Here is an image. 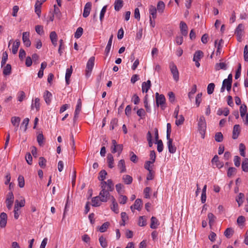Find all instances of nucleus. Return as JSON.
<instances>
[{"label":"nucleus","mask_w":248,"mask_h":248,"mask_svg":"<svg viewBox=\"0 0 248 248\" xmlns=\"http://www.w3.org/2000/svg\"><path fill=\"white\" fill-rule=\"evenodd\" d=\"M100 186L101 191L99 196L101 201L106 202L109 200H112V197H114L110 194V192L112 191L114 189L112 181L111 179H108L107 182H101Z\"/></svg>","instance_id":"nucleus-1"},{"label":"nucleus","mask_w":248,"mask_h":248,"mask_svg":"<svg viewBox=\"0 0 248 248\" xmlns=\"http://www.w3.org/2000/svg\"><path fill=\"white\" fill-rule=\"evenodd\" d=\"M198 124V130L200 134L202 135V138H204L206 129V124L205 119L204 116H201L200 117Z\"/></svg>","instance_id":"nucleus-2"},{"label":"nucleus","mask_w":248,"mask_h":248,"mask_svg":"<svg viewBox=\"0 0 248 248\" xmlns=\"http://www.w3.org/2000/svg\"><path fill=\"white\" fill-rule=\"evenodd\" d=\"M155 101L157 106L160 105L161 108L164 109L166 99L164 95L159 94L158 93H155Z\"/></svg>","instance_id":"nucleus-3"},{"label":"nucleus","mask_w":248,"mask_h":248,"mask_svg":"<svg viewBox=\"0 0 248 248\" xmlns=\"http://www.w3.org/2000/svg\"><path fill=\"white\" fill-rule=\"evenodd\" d=\"M14 201V196L12 191L8 193L7 195L5 202L6 204V207L9 210L12 209L13 204Z\"/></svg>","instance_id":"nucleus-4"},{"label":"nucleus","mask_w":248,"mask_h":248,"mask_svg":"<svg viewBox=\"0 0 248 248\" xmlns=\"http://www.w3.org/2000/svg\"><path fill=\"white\" fill-rule=\"evenodd\" d=\"M170 68L173 78L175 81L179 80V72L175 64L173 62H171L170 64Z\"/></svg>","instance_id":"nucleus-5"},{"label":"nucleus","mask_w":248,"mask_h":248,"mask_svg":"<svg viewBox=\"0 0 248 248\" xmlns=\"http://www.w3.org/2000/svg\"><path fill=\"white\" fill-rule=\"evenodd\" d=\"M203 57V53L201 50H198L195 52L194 57L193 61L195 62V65L197 67H199L200 63L199 61Z\"/></svg>","instance_id":"nucleus-6"},{"label":"nucleus","mask_w":248,"mask_h":248,"mask_svg":"<svg viewBox=\"0 0 248 248\" xmlns=\"http://www.w3.org/2000/svg\"><path fill=\"white\" fill-rule=\"evenodd\" d=\"M95 58L94 57H91L89 60H88L87 65H86V72L87 75L89 74V73H91L94 64Z\"/></svg>","instance_id":"nucleus-7"},{"label":"nucleus","mask_w":248,"mask_h":248,"mask_svg":"<svg viewBox=\"0 0 248 248\" xmlns=\"http://www.w3.org/2000/svg\"><path fill=\"white\" fill-rule=\"evenodd\" d=\"M30 32H24L22 34V41L24 45L27 47H29L31 45V42L29 39Z\"/></svg>","instance_id":"nucleus-8"},{"label":"nucleus","mask_w":248,"mask_h":248,"mask_svg":"<svg viewBox=\"0 0 248 248\" xmlns=\"http://www.w3.org/2000/svg\"><path fill=\"white\" fill-rule=\"evenodd\" d=\"M46 0H37L36 1L35 4V12L36 13V14L38 15L39 17L40 16L41 10V5L42 3L46 1Z\"/></svg>","instance_id":"nucleus-9"},{"label":"nucleus","mask_w":248,"mask_h":248,"mask_svg":"<svg viewBox=\"0 0 248 248\" xmlns=\"http://www.w3.org/2000/svg\"><path fill=\"white\" fill-rule=\"evenodd\" d=\"M7 221V215L4 213L2 212L0 215V227L1 228L5 227Z\"/></svg>","instance_id":"nucleus-10"},{"label":"nucleus","mask_w":248,"mask_h":248,"mask_svg":"<svg viewBox=\"0 0 248 248\" xmlns=\"http://www.w3.org/2000/svg\"><path fill=\"white\" fill-rule=\"evenodd\" d=\"M92 3L90 2L86 3L85 5L84 11L83 13V16L87 17L89 16L91 10Z\"/></svg>","instance_id":"nucleus-11"},{"label":"nucleus","mask_w":248,"mask_h":248,"mask_svg":"<svg viewBox=\"0 0 248 248\" xmlns=\"http://www.w3.org/2000/svg\"><path fill=\"white\" fill-rule=\"evenodd\" d=\"M168 140L167 145L168 146L169 151L171 154L174 153L176 151V147L172 144V140L169 138L167 139Z\"/></svg>","instance_id":"nucleus-12"},{"label":"nucleus","mask_w":248,"mask_h":248,"mask_svg":"<svg viewBox=\"0 0 248 248\" xmlns=\"http://www.w3.org/2000/svg\"><path fill=\"white\" fill-rule=\"evenodd\" d=\"M240 132V127L239 124H235L233 126V131H232V138L233 139H236L239 136V135Z\"/></svg>","instance_id":"nucleus-13"},{"label":"nucleus","mask_w":248,"mask_h":248,"mask_svg":"<svg viewBox=\"0 0 248 248\" xmlns=\"http://www.w3.org/2000/svg\"><path fill=\"white\" fill-rule=\"evenodd\" d=\"M40 99L39 98H35L34 100H32V102L31 105V109H33L34 108L36 109L37 111H38L40 109Z\"/></svg>","instance_id":"nucleus-14"},{"label":"nucleus","mask_w":248,"mask_h":248,"mask_svg":"<svg viewBox=\"0 0 248 248\" xmlns=\"http://www.w3.org/2000/svg\"><path fill=\"white\" fill-rule=\"evenodd\" d=\"M111 150L112 153L118 152V155H120L123 150V145L122 144H118L115 147L111 146Z\"/></svg>","instance_id":"nucleus-15"},{"label":"nucleus","mask_w":248,"mask_h":248,"mask_svg":"<svg viewBox=\"0 0 248 248\" xmlns=\"http://www.w3.org/2000/svg\"><path fill=\"white\" fill-rule=\"evenodd\" d=\"M180 28L182 35L186 36L187 35V26L184 22L181 21Z\"/></svg>","instance_id":"nucleus-16"},{"label":"nucleus","mask_w":248,"mask_h":248,"mask_svg":"<svg viewBox=\"0 0 248 248\" xmlns=\"http://www.w3.org/2000/svg\"><path fill=\"white\" fill-rule=\"evenodd\" d=\"M113 35L111 34V36L109 37V39L108 40V42L107 45L106 46V47L105 48V53L106 56H108V54L109 53L111 46L112 43V39H113Z\"/></svg>","instance_id":"nucleus-17"},{"label":"nucleus","mask_w":248,"mask_h":248,"mask_svg":"<svg viewBox=\"0 0 248 248\" xmlns=\"http://www.w3.org/2000/svg\"><path fill=\"white\" fill-rule=\"evenodd\" d=\"M218 158V156L217 155H215L212 159V162L213 163H215L216 167L218 169H220L223 167V162H220Z\"/></svg>","instance_id":"nucleus-18"},{"label":"nucleus","mask_w":248,"mask_h":248,"mask_svg":"<svg viewBox=\"0 0 248 248\" xmlns=\"http://www.w3.org/2000/svg\"><path fill=\"white\" fill-rule=\"evenodd\" d=\"M73 71L72 66H71L70 68L67 69L65 74V81L67 85L70 83V78L72 75Z\"/></svg>","instance_id":"nucleus-19"},{"label":"nucleus","mask_w":248,"mask_h":248,"mask_svg":"<svg viewBox=\"0 0 248 248\" xmlns=\"http://www.w3.org/2000/svg\"><path fill=\"white\" fill-rule=\"evenodd\" d=\"M151 86V81L148 80L147 82H143L142 84V91L147 93Z\"/></svg>","instance_id":"nucleus-20"},{"label":"nucleus","mask_w":248,"mask_h":248,"mask_svg":"<svg viewBox=\"0 0 248 248\" xmlns=\"http://www.w3.org/2000/svg\"><path fill=\"white\" fill-rule=\"evenodd\" d=\"M52 94L48 91H46L44 93V98L47 104H49L51 102V97Z\"/></svg>","instance_id":"nucleus-21"},{"label":"nucleus","mask_w":248,"mask_h":248,"mask_svg":"<svg viewBox=\"0 0 248 248\" xmlns=\"http://www.w3.org/2000/svg\"><path fill=\"white\" fill-rule=\"evenodd\" d=\"M159 225L158 219L155 217H152L151 219L150 227L152 229H156Z\"/></svg>","instance_id":"nucleus-22"},{"label":"nucleus","mask_w":248,"mask_h":248,"mask_svg":"<svg viewBox=\"0 0 248 248\" xmlns=\"http://www.w3.org/2000/svg\"><path fill=\"white\" fill-rule=\"evenodd\" d=\"M118 167L120 170V172L123 173L126 171L125 161L124 159L120 160L118 163Z\"/></svg>","instance_id":"nucleus-23"},{"label":"nucleus","mask_w":248,"mask_h":248,"mask_svg":"<svg viewBox=\"0 0 248 248\" xmlns=\"http://www.w3.org/2000/svg\"><path fill=\"white\" fill-rule=\"evenodd\" d=\"M50 39L52 44L55 46L57 43V35L55 31H52L50 33Z\"/></svg>","instance_id":"nucleus-24"},{"label":"nucleus","mask_w":248,"mask_h":248,"mask_svg":"<svg viewBox=\"0 0 248 248\" xmlns=\"http://www.w3.org/2000/svg\"><path fill=\"white\" fill-rule=\"evenodd\" d=\"M92 205L94 207H98L101 205V201L99 195L93 197L92 200Z\"/></svg>","instance_id":"nucleus-25"},{"label":"nucleus","mask_w":248,"mask_h":248,"mask_svg":"<svg viewBox=\"0 0 248 248\" xmlns=\"http://www.w3.org/2000/svg\"><path fill=\"white\" fill-rule=\"evenodd\" d=\"M165 7V5L164 2L160 0L157 3V7L156 9L157 11H158V12L159 13L162 14L164 12Z\"/></svg>","instance_id":"nucleus-26"},{"label":"nucleus","mask_w":248,"mask_h":248,"mask_svg":"<svg viewBox=\"0 0 248 248\" xmlns=\"http://www.w3.org/2000/svg\"><path fill=\"white\" fill-rule=\"evenodd\" d=\"M112 203V206L111 207V209L115 213L117 214L119 212L118 204L116 202L114 197H112V200H111Z\"/></svg>","instance_id":"nucleus-27"},{"label":"nucleus","mask_w":248,"mask_h":248,"mask_svg":"<svg viewBox=\"0 0 248 248\" xmlns=\"http://www.w3.org/2000/svg\"><path fill=\"white\" fill-rule=\"evenodd\" d=\"M20 45V41L18 39L16 40L14 42L12 47V52L14 54H16L17 52Z\"/></svg>","instance_id":"nucleus-28"},{"label":"nucleus","mask_w":248,"mask_h":248,"mask_svg":"<svg viewBox=\"0 0 248 248\" xmlns=\"http://www.w3.org/2000/svg\"><path fill=\"white\" fill-rule=\"evenodd\" d=\"M123 6V1L122 0H116L114 2V9L116 11H119Z\"/></svg>","instance_id":"nucleus-29"},{"label":"nucleus","mask_w":248,"mask_h":248,"mask_svg":"<svg viewBox=\"0 0 248 248\" xmlns=\"http://www.w3.org/2000/svg\"><path fill=\"white\" fill-rule=\"evenodd\" d=\"M11 122L15 127H18L20 122V118L19 117L14 116L11 118Z\"/></svg>","instance_id":"nucleus-30"},{"label":"nucleus","mask_w":248,"mask_h":248,"mask_svg":"<svg viewBox=\"0 0 248 248\" xmlns=\"http://www.w3.org/2000/svg\"><path fill=\"white\" fill-rule=\"evenodd\" d=\"M234 233V231L232 228H228L224 232V235L227 238H230Z\"/></svg>","instance_id":"nucleus-31"},{"label":"nucleus","mask_w":248,"mask_h":248,"mask_svg":"<svg viewBox=\"0 0 248 248\" xmlns=\"http://www.w3.org/2000/svg\"><path fill=\"white\" fill-rule=\"evenodd\" d=\"M107 161L108 163V166L110 168H112L114 167L113 163H114V159L113 156L110 154L108 155L107 156Z\"/></svg>","instance_id":"nucleus-32"},{"label":"nucleus","mask_w":248,"mask_h":248,"mask_svg":"<svg viewBox=\"0 0 248 248\" xmlns=\"http://www.w3.org/2000/svg\"><path fill=\"white\" fill-rule=\"evenodd\" d=\"M156 12L157 10L156 8L153 6L151 5L149 7V13L150 14V16H152V18L155 19L156 17Z\"/></svg>","instance_id":"nucleus-33"},{"label":"nucleus","mask_w":248,"mask_h":248,"mask_svg":"<svg viewBox=\"0 0 248 248\" xmlns=\"http://www.w3.org/2000/svg\"><path fill=\"white\" fill-rule=\"evenodd\" d=\"M230 111L227 108H224L223 110L221 108H219L217 111V114L220 116L223 114L224 116H227L229 115Z\"/></svg>","instance_id":"nucleus-34"},{"label":"nucleus","mask_w":248,"mask_h":248,"mask_svg":"<svg viewBox=\"0 0 248 248\" xmlns=\"http://www.w3.org/2000/svg\"><path fill=\"white\" fill-rule=\"evenodd\" d=\"M215 69L217 71L220 69L226 70L227 68V65L224 62L217 63L215 65Z\"/></svg>","instance_id":"nucleus-35"},{"label":"nucleus","mask_w":248,"mask_h":248,"mask_svg":"<svg viewBox=\"0 0 248 248\" xmlns=\"http://www.w3.org/2000/svg\"><path fill=\"white\" fill-rule=\"evenodd\" d=\"M123 180L125 184L129 185L132 182L133 179L129 175H124L123 177Z\"/></svg>","instance_id":"nucleus-36"},{"label":"nucleus","mask_w":248,"mask_h":248,"mask_svg":"<svg viewBox=\"0 0 248 248\" xmlns=\"http://www.w3.org/2000/svg\"><path fill=\"white\" fill-rule=\"evenodd\" d=\"M142 205V201L140 199H137L134 204V209H137L139 211L141 210V206Z\"/></svg>","instance_id":"nucleus-37"},{"label":"nucleus","mask_w":248,"mask_h":248,"mask_svg":"<svg viewBox=\"0 0 248 248\" xmlns=\"http://www.w3.org/2000/svg\"><path fill=\"white\" fill-rule=\"evenodd\" d=\"M25 201L24 199L21 200L19 202L18 200H16L15 202V204L14 206V208H18L19 209V207H22L25 206Z\"/></svg>","instance_id":"nucleus-38"},{"label":"nucleus","mask_w":248,"mask_h":248,"mask_svg":"<svg viewBox=\"0 0 248 248\" xmlns=\"http://www.w3.org/2000/svg\"><path fill=\"white\" fill-rule=\"evenodd\" d=\"M208 218L209 219V224L210 226H212L215 222L216 217L211 213L208 214Z\"/></svg>","instance_id":"nucleus-39"},{"label":"nucleus","mask_w":248,"mask_h":248,"mask_svg":"<svg viewBox=\"0 0 248 248\" xmlns=\"http://www.w3.org/2000/svg\"><path fill=\"white\" fill-rule=\"evenodd\" d=\"M244 198V194L242 193H240L238 196L236 198V201L238 203V206H240L243 202V199Z\"/></svg>","instance_id":"nucleus-40"},{"label":"nucleus","mask_w":248,"mask_h":248,"mask_svg":"<svg viewBox=\"0 0 248 248\" xmlns=\"http://www.w3.org/2000/svg\"><path fill=\"white\" fill-rule=\"evenodd\" d=\"M244 30V26L242 24H240L238 25L236 29L235 33L236 35H243V32Z\"/></svg>","instance_id":"nucleus-41"},{"label":"nucleus","mask_w":248,"mask_h":248,"mask_svg":"<svg viewBox=\"0 0 248 248\" xmlns=\"http://www.w3.org/2000/svg\"><path fill=\"white\" fill-rule=\"evenodd\" d=\"M121 216L122 220V223L121 224V225L124 226L125 222L128 220V216L125 212H122Z\"/></svg>","instance_id":"nucleus-42"},{"label":"nucleus","mask_w":248,"mask_h":248,"mask_svg":"<svg viewBox=\"0 0 248 248\" xmlns=\"http://www.w3.org/2000/svg\"><path fill=\"white\" fill-rule=\"evenodd\" d=\"M107 175V172L105 170H102L99 174L98 179L101 182H105L104 180Z\"/></svg>","instance_id":"nucleus-43"},{"label":"nucleus","mask_w":248,"mask_h":248,"mask_svg":"<svg viewBox=\"0 0 248 248\" xmlns=\"http://www.w3.org/2000/svg\"><path fill=\"white\" fill-rule=\"evenodd\" d=\"M242 170L245 172H248V159L245 158L242 163Z\"/></svg>","instance_id":"nucleus-44"},{"label":"nucleus","mask_w":248,"mask_h":248,"mask_svg":"<svg viewBox=\"0 0 248 248\" xmlns=\"http://www.w3.org/2000/svg\"><path fill=\"white\" fill-rule=\"evenodd\" d=\"M99 243L101 247L103 248H106L108 246L107 242L105 237L103 236H101L99 237Z\"/></svg>","instance_id":"nucleus-45"},{"label":"nucleus","mask_w":248,"mask_h":248,"mask_svg":"<svg viewBox=\"0 0 248 248\" xmlns=\"http://www.w3.org/2000/svg\"><path fill=\"white\" fill-rule=\"evenodd\" d=\"M11 73V66L9 64H7L6 66L4 68L3 71V74L4 75H9Z\"/></svg>","instance_id":"nucleus-46"},{"label":"nucleus","mask_w":248,"mask_h":248,"mask_svg":"<svg viewBox=\"0 0 248 248\" xmlns=\"http://www.w3.org/2000/svg\"><path fill=\"white\" fill-rule=\"evenodd\" d=\"M247 111V108L245 105H242L240 107V113L241 117L243 118Z\"/></svg>","instance_id":"nucleus-47"},{"label":"nucleus","mask_w":248,"mask_h":248,"mask_svg":"<svg viewBox=\"0 0 248 248\" xmlns=\"http://www.w3.org/2000/svg\"><path fill=\"white\" fill-rule=\"evenodd\" d=\"M109 225V223L108 222H106L102 224V225L100 227L99 230L101 232H104L106 231L107 229L108 228Z\"/></svg>","instance_id":"nucleus-48"},{"label":"nucleus","mask_w":248,"mask_h":248,"mask_svg":"<svg viewBox=\"0 0 248 248\" xmlns=\"http://www.w3.org/2000/svg\"><path fill=\"white\" fill-rule=\"evenodd\" d=\"M17 180L19 187L20 188L23 187L25 185V181L23 176L22 175H19L18 177Z\"/></svg>","instance_id":"nucleus-49"},{"label":"nucleus","mask_w":248,"mask_h":248,"mask_svg":"<svg viewBox=\"0 0 248 248\" xmlns=\"http://www.w3.org/2000/svg\"><path fill=\"white\" fill-rule=\"evenodd\" d=\"M223 136L221 132H217L215 136V140L217 142H220L223 140Z\"/></svg>","instance_id":"nucleus-50"},{"label":"nucleus","mask_w":248,"mask_h":248,"mask_svg":"<svg viewBox=\"0 0 248 248\" xmlns=\"http://www.w3.org/2000/svg\"><path fill=\"white\" fill-rule=\"evenodd\" d=\"M215 87V84L213 83H211L208 84L207 88L208 94H211L214 92Z\"/></svg>","instance_id":"nucleus-51"},{"label":"nucleus","mask_w":248,"mask_h":248,"mask_svg":"<svg viewBox=\"0 0 248 248\" xmlns=\"http://www.w3.org/2000/svg\"><path fill=\"white\" fill-rule=\"evenodd\" d=\"M138 225L141 227L146 225V219L144 216H141L139 217Z\"/></svg>","instance_id":"nucleus-52"},{"label":"nucleus","mask_w":248,"mask_h":248,"mask_svg":"<svg viewBox=\"0 0 248 248\" xmlns=\"http://www.w3.org/2000/svg\"><path fill=\"white\" fill-rule=\"evenodd\" d=\"M185 121V118L182 115H179L178 119L175 121V124L176 125L179 126L182 124Z\"/></svg>","instance_id":"nucleus-53"},{"label":"nucleus","mask_w":248,"mask_h":248,"mask_svg":"<svg viewBox=\"0 0 248 248\" xmlns=\"http://www.w3.org/2000/svg\"><path fill=\"white\" fill-rule=\"evenodd\" d=\"M83 29L81 27H78L75 33V37L76 38H80L83 33Z\"/></svg>","instance_id":"nucleus-54"},{"label":"nucleus","mask_w":248,"mask_h":248,"mask_svg":"<svg viewBox=\"0 0 248 248\" xmlns=\"http://www.w3.org/2000/svg\"><path fill=\"white\" fill-rule=\"evenodd\" d=\"M232 84L230 81H228V80H225L223 81L222 84L226 87L227 91L229 92L232 88Z\"/></svg>","instance_id":"nucleus-55"},{"label":"nucleus","mask_w":248,"mask_h":248,"mask_svg":"<svg viewBox=\"0 0 248 248\" xmlns=\"http://www.w3.org/2000/svg\"><path fill=\"white\" fill-rule=\"evenodd\" d=\"M197 91V86L196 85L193 86L192 89L188 93V96L190 100L193 98V95L196 93Z\"/></svg>","instance_id":"nucleus-56"},{"label":"nucleus","mask_w":248,"mask_h":248,"mask_svg":"<svg viewBox=\"0 0 248 248\" xmlns=\"http://www.w3.org/2000/svg\"><path fill=\"white\" fill-rule=\"evenodd\" d=\"M46 159L43 157H40L39 159V166L42 168H44L46 166Z\"/></svg>","instance_id":"nucleus-57"},{"label":"nucleus","mask_w":248,"mask_h":248,"mask_svg":"<svg viewBox=\"0 0 248 248\" xmlns=\"http://www.w3.org/2000/svg\"><path fill=\"white\" fill-rule=\"evenodd\" d=\"M236 169L233 167H230L228 170L227 176L229 177H232L236 172Z\"/></svg>","instance_id":"nucleus-58"},{"label":"nucleus","mask_w":248,"mask_h":248,"mask_svg":"<svg viewBox=\"0 0 248 248\" xmlns=\"http://www.w3.org/2000/svg\"><path fill=\"white\" fill-rule=\"evenodd\" d=\"M44 139V138L43 134L40 133L38 135L37 137V140L39 145L42 146L43 144Z\"/></svg>","instance_id":"nucleus-59"},{"label":"nucleus","mask_w":248,"mask_h":248,"mask_svg":"<svg viewBox=\"0 0 248 248\" xmlns=\"http://www.w3.org/2000/svg\"><path fill=\"white\" fill-rule=\"evenodd\" d=\"M156 143L157 144V150L158 152H161L163 149V144L162 141L160 140L156 141Z\"/></svg>","instance_id":"nucleus-60"},{"label":"nucleus","mask_w":248,"mask_h":248,"mask_svg":"<svg viewBox=\"0 0 248 248\" xmlns=\"http://www.w3.org/2000/svg\"><path fill=\"white\" fill-rule=\"evenodd\" d=\"M29 121H30L29 119L28 118L24 119V120L23 121L20 128H21L24 125V131H26V130L27 129V126L29 124Z\"/></svg>","instance_id":"nucleus-61"},{"label":"nucleus","mask_w":248,"mask_h":248,"mask_svg":"<svg viewBox=\"0 0 248 248\" xmlns=\"http://www.w3.org/2000/svg\"><path fill=\"white\" fill-rule=\"evenodd\" d=\"M202 93H198L196 97V104L197 107H199L200 106V104L201 102H202Z\"/></svg>","instance_id":"nucleus-62"},{"label":"nucleus","mask_w":248,"mask_h":248,"mask_svg":"<svg viewBox=\"0 0 248 248\" xmlns=\"http://www.w3.org/2000/svg\"><path fill=\"white\" fill-rule=\"evenodd\" d=\"M127 200V198L126 196L121 195L119 199V202L120 203L124 204L126 203Z\"/></svg>","instance_id":"nucleus-63"},{"label":"nucleus","mask_w":248,"mask_h":248,"mask_svg":"<svg viewBox=\"0 0 248 248\" xmlns=\"http://www.w3.org/2000/svg\"><path fill=\"white\" fill-rule=\"evenodd\" d=\"M244 57L245 61H248V46L246 45L244 50Z\"/></svg>","instance_id":"nucleus-64"}]
</instances>
